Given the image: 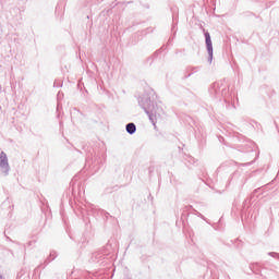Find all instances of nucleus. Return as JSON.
Here are the masks:
<instances>
[{"instance_id":"1","label":"nucleus","mask_w":279,"mask_h":279,"mask_svg":"<svg viewBox=\"0 0 279 279\" xmlns=\"http://www.w3.org/2000/svg\"><path fill=\"white\" fill-rule=\"evenodd\" d=\"M10 169V166L8 163V155L5 153L0 154V171L2 173H8V170Z\"/></svg>"},{"instance_id":"2","label":"nucleus","mask_w":279,"mask_h":279,"mask_svg":"<svg viewBox=\"0 0 279 279\" xmlns=\"http://www.w3.org/2000/svg\"><path fill=\"white\" fill-rule=\"evenodd\" d=\"M205 38H206L207 51L209 53H213V40H210V34L206 33Z\"/></svg>"},{"instance_id":"3","label":"nucleus","mask_w":279,"mask_h":279,"mask_svg":"<svg viewBox=\"0 0 279 279\" xmlns=\"http://www.w3.org/2000/svg\"><path fill=\"white\" fill-rule=\"evenodd\" d=\"M126 132H129V134H134V132H136V125L134 123H129L126 125Z\"/></svg>"}]
</instances>
